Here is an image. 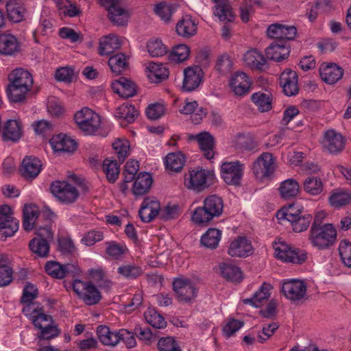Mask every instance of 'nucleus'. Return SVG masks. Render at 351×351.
<instances>
[{
	"label": "nucleus",
	"instance_id": "1",
	"mask_svg": "<svg viewBox=\"0 0 351 351\" xmlns=\"http://www.w3.org/2000/svg\"><path fill=\"white\" fill-rule=\"evenodd\" d=\"M23 313L29 317L34 326L40 330V338L50 339L58 335V329L53 326L51 316L44 313L43 306L40 304L23 306Z\"/></svg>",
	"mask_w": 351,
	"mask_h": 351
},
{
	"label": "nucleus",
	"instance_id": "2",
	"mask_svg": "<svg viewBox=\"0 0 351 351\" xmlns=\"http://www.w3.org/2000/svg\"><path fill=\"white\" fill-rule=\"evenodd\" d=\"M8 80L6 93L9 99L12 102L23 101L33 84L31 73L23 69H16L8 75Z\"/></svg>",
	"mask_w": 351,
	"mask_h": 351
},
{
	"label": "nucleus",
	"instance_id": "3",
	"mask_svg": "<svg viewBox=\"0 0 351 351\" xmlns=\"http://www.w3.org/2000/svg\"><path fill=\"white\" fill-rule=\"evenodd\" d=\"M320 224L321 221L316 216L311 228L310 240L314 246L324 249L335 243L337 232L331 224Z\"/></svg>",
	"mask_w": 351,
	"mask_h": 351
},
{
	"label": "nucleus",
	"instance_id": "4",
	"mask_svg": "<svg viewBox=\"0 0 351 351\" xmlns=\"http://www.w3.org/2000/svg\"><path fill=\"white\" fill-rule=\"evenodd\" d=\"M74 120L78 128L86 135H95L101 127L100 116L87 107L77 111Z\"/></svg>",
	"mask_w": 351,
	"mask_h": 351
},
{
	"label": "nucleus",
	"instance_id": "5",
	"mask_svg": "<svg viewBox=\"0 0 351 351\" xmlns=\"http://www.w3.org/2000/svg\"><path fill=\"white\" fill-rule=\"evenodd\" d=\"M277 167L276 158L269 152H263L253 162L252 170L258 180L271 177Z\"/></svg>",
	"mask_w": 351,
	"mask_h": 351
},
{
	"label": "nucleus",
	"instance_id": "6",
	"mask_svg": "<svg viewBox=\"0 0 351 351\" xmlns=\"http://www.w3.org/2000/svg\"><path fill=\"white\" fill-rule=\"evenodd\" d=\"M213 180V174L204 169H193L185 176L184 185L190 190L200 192L208 188Z\"/></svg>",
	"mask_w": 351,
	"mask_h": 351
},
{
	"label": "nucleus",
	"instance_id": "7",
	"mask_svg": "<svg viewBox=\"0 0 351 351\" xmlns=\"http://www.w3.org/2000/svg\"><path fill=\"white\" fill-rule=\"evenodd\" d=\"M73 290L87 305L96 304L101 300L99 289L92 282H84L75 279L73 282Z\"/></svg>",
	"mask_w": 351,
	"mask_h": 351
},
{
	"label": "nucleus",
	"instance_id": "8",
	"mask_svg": "<svg viewBox=\"0 0 351 351\" xmlns=\"http://www.w3.org/2000/svg\"><path fill=\"white\" fill-rule=\"evenodd\" d=\"M108 11L110 21L115 25H125L130 18L129 12L121 5L120 0H98Z\"/></svg>",
	"mask_w": 351,
	"mask_h": 351
},
{
	"label": "nucleus",
	"instance_id": "9",
	"mask_svg": "<svg viewBox=\"0 0 351 351\" xmlns=\"http://www.w3.org/2000/svg\"><path fill=\"white\" fill-rule=\"evenodd\" d=\"M19 229V221L12 215L11 208L7 205L0 207V239L12 237Z\"/></svg>",
	"mask_w": 351,
	"mask_h": 351
},
{
	"label": "nucleus",
	"instance_id": "10",
	"mask_svg": "<svg viewBox=\"0 0 351 351\" xmlns=\"http://www.w3.org/2000/svg\"><path fill=\"white\" fill-rule=\"evenodd\" d=\"M176 298L180 302L191 303L197 294V289L189 280L184 278L175 279L173 282Z\"/></svg>",
	"mask_w": 351,
	"mask_h": 351
},
{
	"label": "nucleus",
	"instance_id": "11",
	"mask_svg": "<svg viewBox=\"0 0 351 351\" xmlns=\"http://www.w3.org/2000/svg\"><path fill=\"white\" fill-rule=\"evenodd\" d=\"M321 144L324 151L335 154L343 149L345 140L340 133L334 130H329L324 132Z\"/></svg>",
	"mask_w": 351,
	"mask_h": 351
},
{
	"label": "nucleus",
	"instance_id": "12",
	"mask_svg": "<svg viewBox=\"0 0 351 351\" xmlns=\"http://www.w3.org/2000/svg\"><path fill=\"white\" fill-rule=\"evenodd\" d=\"M221 176L229 185H239L243 176V165L239 161L224 162L221 165Z\"/></svg>",
	"mask_w": 351,
	"mask_h": 351
},
{
	"label": "nucleus",
	"instance_id": "13",
	"mask_svg": "<svg viewBox=\"0 0 351 351\" xmlns=\"http://www.w3.org/2000/svg\"><path fill=\"white\" fill-rule=\"evenodd\" d=\"M269 38L274 39V41L284 42L295 38L297 29L294 26H286L278 23L269 25L267 30Z\"/></svg>",
	"mask_w": 351,
	"mask_h": 351
},
{
	"label": "nucleus",
	"instance_id": "14",
	"mask_svg": "<svg viewBox=\"0 0 351 351\" xmlns=\"http://www.w3.org/2000/svg\"><path fill=\"white\" fill-rule=\"evenodd\" d=\"M182 89L187 92L195 90L203 81V71L199 66L187 67L184 71Z\"/></svg>",
	"mask_w": 351,
	"mask_h": 351
},
{
	"label": "nucleus",
	"instance_id": "15",
	"mask_svg": "<svg viewBox=\"0 0 351 351\" xmlns=\"http://www.w3.org/2000/svg\"><path fill=\"white\" fill-rule=\"evenodd\" d=\"M282 291L287 298L298 301L305 295L306 286L304 282L299 280H287L282 284Z\"/></svg>",
	"mask_w": 351,
	"mask_h": 351
},
{
	"label": "nucleus",
	"instance_id": "16",
	"mask_svg": "<svg viewBox=\"0 0 351 351\" xmlns=\"http://www.w3.org/2000/svg\"><path fill=\"white\" fill-rule=\"evenodd\" d=\"M83 178L71 172H67V204L75 202L80 196V191H86Z\"/></svg>",
	"mask_w": 351,
	"mask_h": 351
},
{
	"label": "nucleus",
	"instance_id": "17",
	"mask_svg": "<svg viewBox=\"0 0 351 351\" xmlns=\"http://www.w3.org/2000/svg\"><path fill=\"white\" fill-rule=\"evenodd\" d=\"M229 84L236 95L243 96L250 92L252 82L246 73L237 72L230 77Z\"/></svg>",
	"mask_w": 351,
	"mask_h": 351
},
{
	"label": "nucleus",
	"instance_id": "18",
	"mask_svg": "<svg viewBox=\"0 0 351 351\" xmlns=\"http://www.w3.org/2000/svg\"><path fill=\"white\" fill-rule=\"evenodd\" d=\"M160 202L154 197L145 198L140 208L138 215L143 222H150L156 216H159Z\"/></svg>",
	"mask_w": 351,
	"mask_h": 351
},
{
	"label": "nucleus",
	"instance_id": "19",
	"mask_svg": "<svg viewBox=\"0 0 351 351\" xmlns=\"http://www.w3.org/2000/svg\"><path fill=\"white\" fill-rule=\"evenodd\" d=\"M232 257H246L252 253L251 241L245 237H239L232 241L228 250Z\"/></svg>",
	"mask_w": 351,
	"mask_h": 351
},
{
	"label": "nucleus",
	"instance_id": "20",
	"mask_svg": "<svg viewBox=\"0 0 351 351\" xmlns=\"http://www.w3.org/2000/svg\"><path fill=\"white\" fill-rule=\"evenodd\" d=\"M280 84L287 96H293L298 93V75L295 71L286 69L280 75Z\"/></svg>",
	"mask_w": 351,
	"mask_h": 351
},
{
	"label": "nucleus",
	"instance_id": "21",
	"mask_svg": "<svg viewBox=\"0 0 351 351\" xmlns=\"http://www.w3.org/2000/svg\"><path fill=\"white\" fill-rule=\"evenodd\" d=\"M319 70L322 80L328 84H335L343 75L342 68L333 63L324 62L320 65Z\"/></svg>",
	"mask_w": 351,
	"mask_h": 351
},
{
	"label": "nucleus",
	"instance_id": "22",
	"mask_svg": "<svg viewBox=\"0 0 351 351\" xmlns=\"http://www.w3.org/2000/svg\"><path fill=\"white\" fill-rule=\"evenodd\" d=\"M41 167V161L38 158L26 156L22 161L20 172L25 179L32 180L38 176Z\"/></svg>",
	"mask_w": 351,
	"mask_h": 351
},
{
	"label": "nucleus",
	"instance_id": "23",
	"mask_svg": "<svg viewBox=\"0 0 351 351\" xmlns=\"http://www.w3.org/2000/svg\"><path fill=\"white\" fill-rule=\"evenodd\" d=\"M23 213V227L26 231H30L34 227L36 228L38 221L44 216L39 211L38 208L33 204L25 205Z\"/></svg>",
	"mask_w": 351,
	"mask_h": 351
},
{
	"label": "nucleus",
	"instance_id": "24",
	"mask_svg": "<svg viewBox=\"0 0 351 351\" xmlns=\"http://www.w3.org/2000/svg\"><path fill=\"white\" fill-rule=\"evenodd\" d=\"M88 275L90 281L89 282L95 283L98 288L109 291L112 286V281L107 277L106 272L101 267L91 268L88 270Z\"/></svg>",
	"mask_w": 351,
	"mask_h": 351
},
{
	"label": "nucleus",
	"instance_id": "25",
	"mask_svg": "<svg viewBox=\"0 0 351 351\" xmlns=\"http://www.w3.org/2000/svg\"><path fill=\"white\" fill-rule=\"evenodd\" d=\"M289 53V47L284 42L274 41L265 49L267 58L277 62L287 58Z\"/></svg>",
	"mask_w": 351,
	"mask_h": 351
},
{
	"label": "nucleus",
	"instance_id": "26",
	"mask_svg": "<svg viewBox=\"0 0 351 351\" xmlns=\"http://www.w3.org/2000/svg\"><path fill=\"white\" fill-rule=\"evenodd\" d=\"M243 60L245 64L251 69L262 71L266 68L267 59L256 49H252L246 51L243 55Z\"/></svg>",
	"mask_w": 351,
	"mask_h": 351
},
{
	"label": "nucleus",
	"instance_id": "27",
	"mask_svg": "<svg viewBox=\"0 0 351 351\" xmlns=\"http://www.w3.org/2000/svg\"><path fill=\"white\" fill-rule=\"evenodd\" d=\"M21 45L18 39L12 34L0 35V53L6 56H14L19 53Z\"/></svg>",
	"mask_w": 351,
	"mask_h": 351
},
{
	"label": "nucleus",
	"instance_id": "28",
	"mask_svg": "<svg viewBox=\"0 0 351 351\" xmlns=\"http://www.w3.org/2000/svg\"><path fill=\"white\" fill-rule=\"evenodd\" d=\"M1 134L3 141L16 142L22 136V126L16 120H8L4 123Z\"/></svg>",
	"mask_w": 351,
	"mask_h": 351
},
{
	"label": "nucleus",
	"instance_id": "29",
	"mask_svg": "<svg viewBox=\"0 0 351 351\" xmlns=\"http://www.w3.org/2000/svg\"><path fill=\"white\" fill-rule=\"evenodd\" d=\"M121 43L118 36L110 34L102 37L99 40V53L101 56H110L119 49Z\"/></svg>",
	"mask_w": 351,
	"mask_h": 351
},
{
	"label": "nucleus",
	"instance_id": "30",
	"mask_svg": "<svg viewBox=\"0 0 351 351\" xmlns=\"http://www.w3.org/2000/svg\"><path fill=\"white\" fill-rule=\"evenodd\" d=\"M197 30V24L190 16L186 15L180 19L176 25L178 34L184 38H189L195 36Z\"/></svg>",
	"mask_w": 351,
	"mask_h": 351
},
{
	"label": "nucleus",
	"instance_id": "31",
	"mask_svg": "<svg viewBox=\"0 0 351 351\" xmlns=\"http://www.w3.org/2000/svg\"><path fill=\"white\" fill-rule=\"evenodd\" d=\"M111 86L114 92L122 97H132L136 93V85L125 77H122L112 82Z\"/></svg>",
	"mask_w": 351,
	"mask_h": 351
},
{
	"label": "nucleus",
	"instance_id": "32",
	"mask_svg": "<svg viewBox=\"0 0 351 351\" xmlns=\"http://www.w3.org/2000/svg\"><path fill=\"white\" fill-rule=\"evenodd\" d=\"M153 182L150 173H140L134 180L132 193L135 196H142L148 193Z\"/></svg>",
	"mask_w": 351,
	"mask_h": 351
},
{
	"label": "nucleus",
	"instance_id": "33",
	"mask_svg": "<svg viewBox=\"0 0 351 351\" xmlns=\"http://www.w3.org/2000/svg\"><path fill=\"white\" fill-rule=\"evenodd\" d=\"M198 143L200 149L204 152V156L210 160L214 157L215 141L213 136L208 132H202L195 137Z\"/></svg>",
	"mask_w": 351,
	"mask_h": 351
},
{
	"label": "nucleus",
	"instance_id": "34",
	"mask_svg": "<svg viewBox=\"0 0 351 351\" xmlns=\"http://www.w3.org/2000/svg\"><path fill=\"white\" fill-rule=\"evenodd\" d=\"M97 335L100 342L106 346L114 347L119 342V331H111L104 325L97 328Z\"/></svg>",
	"mask_w": 351,
	"mask_h": 351
},
{
	"label": "nucleus",
	"instance_id": "35",
	"mask_svg": "<svg viewBox=\"0 0 351 351\" xmlns=\"http://www.w3.org/2000/svg\"><path fill=\"white\" fill-rule=\"evenodd\" d=\"M138 112L133 105L130 103H124L116 109L115 117L122 119L124 122L121 125L133 123L137 118Z\"/></svg>",
	"mask_w": 351,
	"mask_h": 351
},
{
	"label": "nucleus",
	"instance_id": "36",
	"mask_svg": "<svg viewBox=\"0 0 351 351\" xmlns=\"http://www.w3.org/2000/svg\"><path fill=\"white\" fill-rule=\"evenodd\" d=\"M147 69V76L152 82L158 83L169 77V69L162 63L151 62Z\"/></svg>",
	"mask_w": 351,
	"mask_h": 351
},
{
	"label": "nucleus",
	"instance_id": "37",
	"mask_svg": "<svg viewBox=\"0 0 351 351\" xmlns=\"http://www.w3.org/2000/svg\"><path fill=\"white\" fill-rule=\"evenodd\" d=\"M328 200L333 207H343L351 204V193L343 189H336L332 191Z\"/></svg>",
	"mask_w": 351,
	"mask_h": 351
},
{
	"label": "nucleus",
	"instance_id": "38",
	"mask_svg": "<svg viewBox=\"0 0 351 351\" xmlns=\"http://www.w3.org/2000/svg\"><path fill=\"white\" fill-rule=\"evenodd\" d=\"M108 65L113 73L120 75L128 67V58L123 53L112 55L108 60Z\"/></svg>",
	"mask_w": 351,
	"mask_h": 351
},
{
	"label": "nucleus",
	"instance_id": "39",
	"mask_svg": "<svg viewBox=\"0 0 351 351\" xmlns=\"http://www.w3.org/2000/svg\"><path fill=\"white\" fill-rule=\"evenodd\" d=\"M300 189L298 182L293 178H289L281 182L278 190L282 198L289 199L297 196Z\"/></svg>",
	"mask_w": 351,
	"mask_h": 351
},
{
	"label": "nucleus",
	"instance_id": "40",
	"mask_svg": "<svg viewBox=\"0 0 351 351\" xmlns=\"http://www.w3.org/2000/svg\"><path fill=\"white\" fill-rule=\"evenodd\" d=\"M204 205V208H207L214 218L220 216L223 212V200L216 195H211L206 197Z\"/></svg>",
	"mask_w": 351,
	"mask_h": 351
},
{
	"label": "nucleus",
	"instance_id": "41",
	"mask_svg": "<svg viewBox=\"0 0 351 351\" xmlns=\"http://www.w3.org/2000/svg\"><path fill=\"white\" fill-rule=\"evenodd\" d=\"M117 273L128 280H135L143 275L141 266L134 263L124 264L117 268Z\"/></svg>",
	"mask_w": 351,
	"mask_h": 351
},
{
	"label": "nucleus",
	"instance_id": "42",
	"mask_svg": "<svg viewBox=\"0 0 351 351\" xmlns=\"http://www.w3.org/2000/svg\"><path fill=\"white\" fill-rule=\"evenodd\" d=\"M219 267L221 275L226 280L231 282L241 280L242 272L238 267L223 263L219 265Z\"/></svg>",
	"mask_w": 351,
	"mask_h": 351
},
{
	"label": "nucleus",
	"instance_id": "43",
	"mask_svg": "<svg viewBox=\"0 0 351 351\" xmlns=\"http://www.w3.org/2000/svg\"><path fill=\"white\" fill-rule=\"evenodd\" d=\"M221 232L217 228H209L201 238V243L207 248L215 249L218 246Z\"/></svg>",
	"mask_w": 351,
	"mask_h": 351
},
{
	"label": "nucleus",
	"instance_id": "44",
	"mask_svg": "<svg viewBox=\"0 0 351 351\" xmlns=\"http://www.w3.org/2000/svg\"><path fill=\"white\" fill-rule=\"evenodd\" d=\"M185 163V157L181 153H170L165 158V167L167 169L179 172Z\"/></svg>",
	"mask_w": 351,
	"mask_h": 351
},
{
	"label": "nucleus",
	"instance_id": "45",
	"mask_svg": "<svg viewBox=\"0 0 351 351\" xmlns=\"http://www.w3.org/2000/svg\"><path fill=\"white\" fill-rule=\"evenodd\" d=\"M252 101L262 112H267L271 109V97L270 93H255L251 96Z\"/></svg>",
	"mask_w": 351,
	"mask_h": 351
},
{
	"label": "nucleus",
	"instance_id": "46",
	"mask_svg": "<svg viewBox=\"0 0 351 351\" xmlns=\"http://www.w3.org/2000/svg\"><path fill=\"white\" fill-rule=\"evenodd\" d=\"M324 185L319 178L315 176L307 177L303 182V189L305 192L311 195H317L323 191Z\"/></svg>",
	"mask_w": 351,
	"mask_h": 351
},
{
	"label": "nucleus",
	"instance_id": "47",
	"mask_svg": "<svg viewBox=\"0 0 351 351\" xmlns=\"http://www.w3.org/2000/svg\"><path fill=\"white\" fill-rule=\"evenodd\" d=\"M144 317L146 322L155 328H163L167 326L162 315L154 308H148L144 313Z\"/></svg>",
	"mask_w": 351,
	"mask_h": 351
},
{
	"label": "nucleus",
	"instance_id": "48",
	"mask_svg": "<svg viewBox=\"0 0 351 351\" xmlns=\"http://www.w3.org/2000/svg\"><path fill=\"white\" fill-rule=\"evenodd\" d=\"M13 280V270L8 261L4 257L0 258V287L8 286Z\"/></svg>",
	"mask_w": 351,
	"mask_h": 351
},
{
	"label": "nucleus",
	"instance_id": "49",
	"mask_svg": "<svg viewBox=\"0 0 351 351\" xmlns=\"http://www.w3.org/2000/svg\"><path fill=\"white\" fill-rule=\"evenodd\" d=\"M213 218L207 208H204V205L196 208L191 216V220L195 224L202 226H208Z\"/></svg>",
	"mask_w": 351,
	"mask_h": 351
},
{
	"label": "nucleus",
	"instance_id": "50",
	"mask_svg": "<svg viewBox=\"0 0 351 351\" xmlns=\"http://www.w3.org/2000/svg\"><path fill=\"white\" fill-rule=\"evenodd\" d=\"M103 171L110 182H114L119 175L120 169L115 160L106 158L103 162Z\"/></svg>",
	"mask_w": 351,
	"mask_h": 351
},
{
	"label": "nucleus",
	"instance_id": "51",
	"mask_svg": "<svg viewBox=\"0 0 351 351\" xmlns=\"http://www.w3.org/2000/svg\"><path fill=\"white\" fill-rule=\"evenodd\" d=\"M30 250L40 257H46L49 254V244L45 239H33L29 243Z\"/></svg>",
	"mask_w": 351,
	"mask_h": 351
},
{
	"label": "nucleus",
	"instance_id": "52",
	"mask_svg": "<svg viewBox=\"0 0 351 351\" xmlns=\"http://www.w3.org/2000/svg\"><path fill=\"white\" fill-rule=\"evenodd\" d=\"M49 191L53 197L58 202L64 204L66 202V181L56 180L53 181L49 186Z\"/></svg>",
	"mask_w": 351,
	"mask_h": 351
},
{
	"label": "nucleus",
	"instance_id": "53",
	"mask_svg": "<svg viewBox=\"0 0 351 351\" xmlns=\"http://www.w3.org/2000/svg\"><path fill=\"white\" fill-rule=\"evenodd\" d=\"M6 10L8 18L14 23L21 21L24 16V8L14 1L6 3Z\"/></svg>",
	"mask_w": 351,
	"mask_h": 351
},
{
	"label": "nucleus",
	"instance_id": "54",
	"mask_svg": "<svg viewBox=\"0 0 351 351\" xmlns=\"http://www.w3.org/2000/svg\"><path fill=\"white\" fill-rule=\"evenodd\" d=\"M112 147L120 162H123L130 154V142L125 138H118L112 144Z\"/></svg>",
	"mask_w": 351,
	"mask_h": 351
},
{
	"label": "nucleus",
	"instance_id": "55",
	"mask_svg": "<svg viewBox=\"0 0 351 351\" xmlns=\"http://www.w3.org/2000/svg\"><path fill=\"white\" fill-rule=\"evenodd\" d=\"M45 269L47 274L54 278L62 279L66 276V267L56 261H48Z\"/></svg>",
	"mask_w": 351,
	"mask_h": 351
},
{
	"label": "nucleus",
	"instance_id": "56",
	"mask_svg": "<svg viewBox=\"0 0 351 351\" xmlns=\"http://www.w3.org/2000/svg\"><path fill=\"white\" fill-rule=\"evenodd\" d=\"M214 14L221 21L232 22L234 19V14L232 12V8L227 3L216 5L215 6Z\"/></svg>",
	"mask_w": 351,
	"mask_h": 351
},
{
	"label": "nucleus",
	"instance_id": "57",
	"mask_svg": "<svg viewBox=\"0 0 351 351\" xmlns=\"http://www.w3.org/2000/svg\"><path fill=\"white\" fill-rule=\"evenodd\" d=\"M311 221L312 216L309 214H304L299 215L295 217L294 220L289 221L295 232H302L307 230Z\"/></svg>",
	"mask_w": 351,
	"mask_h": 351
},
{
	"label": "nucleus",
	"instance_id": "58",
	"mask_svg": "<svg viewBox=\"0 0 351 351\" xmlns=\"http://www.w3.org/2000/svg\"><path fill=\"white\" fill-rule=\"evenodd\" d=\"M275 256L277 258L288 263V258L294 254V248L285 243L274 245Z\"/></svg>",
	"mask_w": 351,
	"mask_h": 351
},
{
	"label": "nucleus",
	"instance_id": "59",
	"mask_svg": "<svg viewBox=\"0 0 351 351\" xmlns=\"http://www.w3.org/2000/svg\"><path fill=\"white\" fill-rule=\"evenodd\" d=\"M190 53L189 47L186 45H178L176 46L169 55L171 60L180 62L186 60Z\"/></svg>",
	"mask_w": 351,
	"mask_h": 351
},
{
	"label": "nucleus",
	"instance_id": "60",
	"mask_svg": "<svg viewBox=\"0 0 351 351\" xmlns=\"http://www.w3.org/2000/svg\"><path fill=\"white\" fill-rule=\"evenodd\" d=\"M49 143L54 153L60 154L66 152V134L60 133L53 135Z\"/></svg>",
	"mask_w": 351,
	"mask_h": 351
},
{
	"label": "nucleus",
	"instance_id": "61",
	"mask_svg": "<svg viewBox=\"0 0 351 351\" xmlns=\"http://www.w3.org/2000/svg\"><path fill=\"white\" fill-rule=\"evenodd\" d=\"M106 253L113 259L119 258L126 251V247L115 241L106 243Z\"/></svg>",
	"mask_w": 351,
	"mask_h": 351
},
{
	"label": "nucleus",
	"instance_id": "62",
	"mask_svg": "<svg viewBox=\"0 0 351 351\" xmlns=\"http://www.w3.org/2000/svg\"><path fill=\"white\" fill-rule=\"evenodd\" d=\"M32 126L37 135L47 136L49 134L53 129V124L45 119H41L34 121Z\"/></svg>",
	"mask_w": 351,
	"mask_h": 351
},
{
	"label": "nucleus",
	"instance_id": "63",
	"mask_svg": "<svg viewBox=\"0 0 351 351\" xmlns=\"http://www.w3.org/2000/svg\"><path fill=\"white\" fill-rule=\"evenodd\" d=\"M157 346L159 351H182L177 342L171 337L160 338Z\"/></svg>",
	"mask_w": 351,
	"mask_h": 351
},
{
	"label": "nucleus",
	"instance_id": "64",
	"mask_svg": "<svg viewBox=\"0 0 351 351\" xmlns=\"http://www.w3.org/2000/svg\"><path fill=\"white\" fill-rule=\"evenodd\" d=\"M339 252L345 265L351 267V243L341 241L339 246Z\"/></svg>",
	"mask_w": 351,
	"mask_h": 351
}]
</instances>
